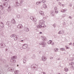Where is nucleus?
Masks as SVG:
<instances>
[{"mask_svg":"<svg viewBox=\"0 0 74 74\" xmlns=\"http://www.w3.org/2000/svg\"><path fill=\"white\" fill-rule=\"evenodd\" d=\"M55 12L56 14H58V10L55 11Z\"/></svg>","mask_w":74,"mask_h":74,"instance_id":"nucleus-43","label":"nucleus"},{"mask_svg":"<svg viewBox=\"0 0 74 74\" xmlns=\"http://www.w3.org/2000/svg\"><path fill=\"white\" fill-rule=\"evenodd\" d=\"M66 49H68L69 48V47H67V46H66Z\"/></svg>","mask_w":74,"mask_h":74,"instance_id":"nucleus-50","label":"nucleus"},{"mask_svg":"<svg viewBox=\"0 0 74 74\" xmlns=\"http://www.w3.org/2000/svg\"><path fill=\"white\" fill-rule=\"evenodd\" d=\"M43 7L44 8H47V5H46V4H43Z\"/></svg>","mask_w":74,"mask_h":74,"instance_id":"nucleus-25","label":"nucleus"},{"mask_svg":"<svg viewBox=\"0 0 74 74\" xmlns=\"http://www.w3.org/2000/svg\"><path fill=\"white\" fill-rule=\"evenodd\" d=\"M7 50H8L7 49H6V51H7Z\"/></svg>","mask_w":74,"mask_h":74,"instance_id":"nucleus-59","label":"nucleus"},{"mask_svg":"<svg viewBox=\"0 0 74 74\" xmlns=\"http://www.w3.org/2000/svg\"><path fill=\"white\" fill-rule=\"evenodd\" d=\"M53 26L54 27V28L56 27V24H54L53 25Z\"/></svg>","mask_w":74,"mask_h":74,"instance_id":"nucleus-38","label":"nucleus"},{"mask_svg":"<svg viewBox=\"0 0 74 74\" xmlns=\"http://www.w3.org/2000/svg\"><path fill=\"white\" fill-rule=\"evenodd\" d=\"M60 58H58L57 59V60H60Z\"/></svg>","mask_w":74,"mask_h":74,"instance_id":"nucleus-52","label":"nucleus"},{"mask_svg":"<svg viewBox=\"0 0 74 74\" xmlns=\"http://www.w3.org/2000/svg\"><path fill=\"white\" fill-rule=\"evenodd\" d=\"M8 71H11L12 72L13 71H14V68L12 67L9 68L8 69Z\"/></svg>","mask_w":74,"mask_h":74,"instance_id":"nucleus-6","label":"nucleus"},{"mask_svg":"<svg viewBox=\"0 0 74 74\" xmlns=\"http://www.w3.org/2000/svg\"><path fill=\"white\" fill-rule=\"evenodd\" d=\"M73 55H74V54H73Z\"/></svg>","mask_w":74,"mask_h":74,"instance_id":"nucleus-64","label":"nucleus"},{"mask_svg":"<svg viewBox=\"0 0 74 74\" xmlns=\"http://www.w3.org/2000/svg\"><path fill=\"white\" fill-rule=\"evenodd\" d=\"M51 15H54V14H55V12H52L51 13Z\"/></svg>","mask_w":74,"mask_h":74,"instance_id":"nucleus-37","label":"nucleus"},{"mask_svg":"<svg viewBox=\"0 0 74 74\" xmlns=\"http://www.w3.org/2000/svg\"><path fill=\"white\" fill-rule=\"evenodd\" d=\"M54 9H55V11H57V7H55L54 8Z\"/></svg>","mask_w":74,"mask_h":74,"instance_id":"nucleus-42","label":"nucleus"},{"mask_svg":"<svg viewBox=\"0 0 74 74\" xmlns=\"http://www.w3.org/2000/svg\"><path fill=\"white\" fill-rule=\"evenodd\" d=\"M41 38L43 41H47V38L45 37L42 36Z\"/></svg>","mask_w":74,"mask_h":74,"instance_id":"nucleus-11","label":"nucleus"},{"mask_svg":"<svg viewBox=\"0 0 74 74\" xmlns=\"http://www.w3.org/2000/svg\"><path fill=\"white\" fill-rule=\"evenodd\" d=\"M64 71H65V72H67V71H68V69L66 68H65L64 69Z\"/></svg>","mask_w":74,"mask_h":74,"instance_id":"nucleus-31","label":"nucleus"},{"mask_svg":"<svg viewBox=\"0 0 74 74\" xmlns=\"http://www.w3.org/2000/svg\"><path fill=\"white\" fill-rule=\"evenodd\" d=\"M11 7L9 6L8 8V11H11Z\"/></svg>","mask_w":74,"mask_h":74,"instance_id":"nucleus-29","label":"nucleus"},{"mask_svg":"<svg viewBox=\"0 0 74 74\" xmlns=\"http://www.w3.org/2000/svg\"><path fill=\"white\" fill-rule=\"evenodd\" d=\"M34 65H33H33H32L31 66V67L32 68V69H33H33H34Z\"/></svg>","mask_w":74,"mask_h":74,"instance_id":"nucleus-41","label":"nucleus"},{"mask_svg":"<svg viewBox=\"0 0 74 74\" xmlns=\"http://www.w3.org/2000/svg\"><path fill=\"white\" fill-rule=\"evenodd\" d=\"M4 1H7V2H8L9 1V0H3Z\"/></svg>","mask_w":74,"mask_h":74,"instance_id":"nucleus-44","label":"nucleus"},{"mask_svg":"<svg viewBox=\"0 0 74 74\" xmlns=\"http://www.w3.org/2000/svg\"><path fill=\"white\" fill-rule=\"evenodd\" d=\"M8 2L4 3L3 4V6H4V7H7L8 6Z\"/></svg>","mask_w":74,"mask_h":74,"instance_id":"nucleus-10","label":"nucleus"},{"mask_svg":"<svg viewBox=\"0 0 74 74\" xmlns=\"http://www.w3.org/2000/svg\"><path fill=\"white\" fill-rule=\"evenodd\" d=\"M24 32H27L29 31V29L27 27H25L24 28Z\"/></svg>","mask_w":74,"mask_h":74,"instance_id":"nucleus-13","label":"nucleus"},{"mask_svg":"<svg viewBox=\"0 0 74 74\" xmlns=\"http://www.w3.org/2000/svg\"><path fill=\"white\" fill-rule=\"evenodd\" d=\"M40 34H42V33L41 32H39Z\"/></svg>","mask_w":74,"mask_h":74,"instance_id":"nucleus-55","label":"nucleus"},{"mask_svg":"<svg viewBox=\"0 0 74 74\" xmlns=\"http://www.w3.org/2000/svg\"><path fill=\"white\" fill-rule=\"evenodd\" d=\"M42 74H46L45 72H42L41 73Z\"/></svg>","mask_w":74,"mask_h":74,"instance_id":"nucleus-47","label":"nucleus"},{"mask_svg":"<svg viewBox=\"0 0 74 74\" xmlns=\"http://www.w3.org/2000/svg\"><path fill=\"white\" fill-rule=\"evenodd\" d=\"M0 26L1 27H4V24L2 22H0Z\"/></svg>","mask_w":74,"mask_h":74,"instance_id":"nucleus-18","label":"nucleus"},{"mask_svg":"<svg viewBox=\"0 0 74 74\" xmlns=\"http://www.w3.org/2000/svg\"><path fill=\"white\" fill-rule=\"evenodd\" d=\"M17 17L18 19H20L21 18L22 16L20 15L19 14H17Z\"/></svg>","mask_w":74,"mask_h":74,"instance_id":"nucleus-20","label":"nucleus"},{"mask_svg":"<svg viewBox=\"0 0 74 74\" xmlns=\"http://www.w3.org/2000/svg\"><path fill=\"white\" fill-rule=\"evenodd\" d=\"M57 1H59V0H56Z\"/></svg>","mask_w":74,"mask_h":74,"instance_id":"nucleus-61","label":"nucleus"},{"mask_svg":"<svg viewBox=\"0 0 74 74\" xmlns=\"http://www.w3.org/2000/svg\"><path fill=\"white\" fill-rule=\"evenodd\" d=\"M39 45H42V47H45L46 46V45H47L46 43L44 42H40L39 43Z\"/></svg>","mask_w":74,"mask_h":74,"instance_id":"nucleus-3","label":"nucleus"},{"mask_svg":"<svg viewBox=\"0 0 74 74\" xmlns=\"http://www.w3.org/2000/svg\"><path fill=\"white\" fill-rule=\"evenodd\" d=\"M73 46H74V43H73Z\"/></svg>","mask_w":74,"mask_h":74,"instance_id":"nucleus-60","label":"nucleus"},{"mask_svg":"<svg viewBox=\"0 0 74 74\" xmlns=\"http://www.w3.org/2000/svg\"><path fill=\"white\" fill-rule=\"evenodd\" d=\"M17 67H18V66L19 65H17Z\"/></svg>","mask_w":74,"mask_h":74,"instance_id":"nucleus-63","label":"nucleus"},{"mask_svg":"<svg viewBox=\"0 0 74 74\" xmlns=\"http://www.w3.org/2000/svg\"><path fill=\"white\" fill-rule=\"evenodd\" d=\"M27 58H25L23 60H26V59H27Z\"/></svg>","mask_w":74,"mask_h":74,"instance_id":"nucleus-46","label":"nucleus"},{"mask_svg":"<svg viewBox=\"0 0 74 74\" xmlns=\"http://www.w3.org/2000/svg\"><path fill=\"white\" fill-rule=\"evenodd\" d=\"M62 7H64V4H62Z\"/></svg>","mask_w":74,"mask_h":74,"instance_id":"nucleus-54","label":"nucleus"},{"mask_svg":"<svg viewBox=\"0 0 74 74\" xmlns=\"http://www.w3.org/2000/svg\"><path fill=\"white\" fill-rule=\"evenodd\" d=\"M23 2V0H18L16 2L15 5L16 7H18L19 5H22V3Z\"/></svg>","mask_w":74,"mask_h":74,"instance_id":"nucleus-1","label":"nucleus"},{"mask_svg":"<svg viewBox=\"0 0 74 74\" xmlns=\"http://www.w3.org/2000/svg\"><path fill=\"white\" fill-rule=\"evenodd\" d=\"M69 18L70 19H72V17H71V16H69Z\"/></svg>","mask_w":74,"mask_h":74,"instance_id":"nucleus-45","label":"nucleus"},{"mask_svg":"<svg viewBox=\"0 0 74 74\" xmlns=\"http://www.w3.org/2000/svg\"><path fill=\"white\" fill-rule=\"evenodd\" d=\"M41 53V51H40L39 52V53Z\"/></svg>","mask_w":74,"mask_h":74,"instance_id":"nucleus-58","label":"nucleus"},{"mask_svg":"<svg viewBox=\"0 0 74 74\" xmlns=\"http://www.w3.org/2000/svg\"><path fill=\"white\" fill-rule=\"evenodd\" d=\"M12 23H13V24H15V23H16V21H15V19L14 18H12Z\"/></svg>","mask_w":74,"mask_h":74,"instance_id":"nucleus-19","label":"nucleus"},{"mask_svg":"<svg viewBox=\"0 0 74 74\" xmlns=\"http://www.w3.org/2000/svg\"><path fill=\"white\" fill-rule=\"evenodd\" d=\"M74 62H72L70 64V65H71V66H72V65L73 66L74 65Z\"/></svg>","mask_w":74,"mask_h":74,"instance_id":"nucleus-35","label":"nucleus"},{"mask_svg":"<svg viewBox=\"0 0 74 74\" xmlns=\"http://www.w3.org/2000/svg\"><path fill=\"white\" fill-rule=\"evenodd\" d=\"M3 47L2 48H4V47H6V45L4 43H2L0 44V47Z\"/></svg>","mask_w":74,"mask_h":74,"instance_id":"nucleus-12","label":"nucleus"},{"mask_svg":"<svg viewBox=\"0 0 74 74\" xmlns=\"http://www.w3.org/2000/svg\"><path fill=\"white\" fill-rule=\"evenodd\" d=\"M69 6H70V7H71V5H69Z\"/></svg>","mask_w":74,"mask_h":74,"instance_id":"nucleus-57","label":"nucleus"},{"mask_svg":"<svg viewBox=\"0 0 74 74\" xmlns=\"http://www.w3.org/2000/svg\"><path fill=\"white\" fill-rule=\"evenodd\" d=\"M51 45H54V42H53L51 44Z\"/></svg>","mask_w":74,"mask_h":74,"instance_id":"nucleus-49","label":"nucleus"},{"mask_svg":"<svg viewBox=\"0 0 74 74\" xmlns=\"http://www.w3.org/2000/svg\"><path fill=\"white\" fill-rule=\"evenodd\" d=\"M23 62L24 64H25V63H26V60H23Z\"/></svg>","mask_w":74,"mask_h":74,"instance_id":"nucleus-39","label":"nucleus"},{"mask_svg":"<svg viewBox=\"0 0 74 74\" xmlns=\"http://www.w3.org/2000/svg\"><path fill=\"white\" fill-rule=\"evenodd\" d=\"M47 57H45V56H43L42 58V59L43 61H45L47 60Z\"/></svg>","mask_w":74,"mask_h":74,"instance_id":"nucleus-17","label":"nucleus"},{"mask_svg":"<svg viewBox=\"0 0 74 74\" xmlns=\"http://www.w3.org/2000/svg\"><path fill=\"white\" fill-rule=\"evenodd\" d=\"M28 47V45L27 44H24L23 45L22 48L23 49H26Z\"/></svg>","mask_w":74,"mask_h":74,"instance_id":"nucleus-7","label":"nucleus"},{"mask_svg":"<svg viewBox=\"0 0 74 74\" xmlns=\"http://www.w3.org/2000/svg\"><path fill=\"white\" fill-rule=\"evenodd\" d=\"M71 44H72V42H70V43H69V45H71Z\"/></svg>","mask_w":74,"mask_h":74,"instance_id":"nucleus-53","label":"nucleus"},{"mask_svg":"<svg viewBox=\"0 0 74 74\" xmlns=\"http://www.w3.org/2000/svg\"><path fill=\"white\" fill-rule=\"evenodd\" d=\"M19 72V71L16 70L14 71V73L15 74H18Z\"/></svg>","mask_w":74,"mask_h":74,"instance_id":"nucleus-28","label":"nucleus"},{"mask_svg":"<svg viewBox=\"0 0 74 74\" xmlns=\"http://www.w3.org/2000/svg\"><path fill=\"white\" fill-rule=\"evenodd\" d=\"M14 35H12L11 36V37H14Z\"/></svg>","mask_w":74,"mask_h":74,"instance_id":"nucleus-48","label":"nucleus"},{"mask_svg":"<svg viewBox=\"0 0 74 74\" xmlns=\"http://www.w3.org/2000/svg\"><path fill=\"white\" fill-rule=\"evenodd\" d=\"M60 50H61V51H64L65 50V49L64 48H60Z\"/></svg>","mask_w":74,"mask_h":74,"instance_id":"nucleus-36","label":"nucleus"},{"mask_svg":"<svg viewBox=\"0 0 74 74\" xmlns=\"http://www.w3.org/2000/svg\"><path fill=\"white\" fill-rule=\"evenodd\" d=\"M0 8L3 10L4 8H3V6L1 5H0Z\"/></svg>","mask_w":74,"mask_h":74,"instance_id":"nucleus-32","label":"nucleus"},{"mask_svg":"<svg viewBox=\"0 0 74 74\" xmlns=\"http://www.w3.org/2000/svg\"><path fill=\"white\" fill-rule=\"evenodd\" d=\"M39 13L41 15H42V16H44V12H42V11L39 12Z\"/></svg>","mask_w":74,"mask_h":74,"instance_id":"nucleus-21","label":"nucleus"},{"mask_svg":"<svg viewBox=\"0 0 74 74\" xmlns=\"http://www.w3.org/2000/svg\"><path fill=\"white\" fill-rule=\"evenodd\" d=\"M44 23H45V21L42 20L39 21V24L43 26H45V24H44Z\"/></svg>","mask_w":74,"mask_h":74,"instance_id":"nucleus-4","label":"nucleus"},{"mask_svg":"<svg viewBox=\"0 0 74 74\" xmlns=\"http://www.w3.org/2000/svg\"><path fill=\"white\" fill-rule=\"evenodd\" d=\"M67 11L66 9L61 10V12H64V13H65V11Z\"/></svg>","mask_w":74,"mask_h":74,"instance_id":"nucleus-24","label":"nucleus"},{"mask_svg":"<svg viewBox=\"0 0 74 74\" xmlns=\"http://www.w3.org/2000/svg\"><path fill=\"white\" fill-rule=\"evenodd\" d=\"M33 65H35L34 66V69L36 70V69H37V66L36 64H33Z\"/></svg>","mask_w":74,"mask_h":74,"instance_id":"nucleus-26","label":"nucleus"},{"mask_svg":"<svg viewBox=\"0 0 74 74\" xmlns=\"http://www.w3.org/2000/svg\"><path fill=\"white\" fill-rule=\"evenodd\" d=\"M36 56H35V55L33 54L32 56V58H33L34 59H36Z\"/></svg>","mask_w":74,"mask_h":74,"instance_id":"nucleus-30","label":"nucleus"},{"mask_svg":"<svg viewBox=\"0 0 74 74\" xmlns=\"http://www.w3.org/2000/svg\"><path fill=\"white\" fill-rule=\"evenodd\" d=\"M54 50L55 52H57V51H58V48H55L54 49Z\"/></svg>","mask_w":74,"mask_h":74,"instance_id":"nucleus-34","label":"nucleus"},{"mask_svg":"<svg viewBox=\"0 0 74 74\" xmlns=\"http://www.w3.org/2000/svg\"><path fill=\"white\" fill-rule=\"evenodd\" d=\"M21 41H23V40H21Z\"/></svg>","mask_w":74,"mask_h":74,"instance_id":"nucleus-62","label":"nucleus"},{"mask_svg":"<svg viewBox=\"0 0 74 74\" xmlns=\"http://www.w3.org/2000/svg\"><path fill=\"white\" fill-rule=\"evenodd\" d=\"M17 59L16 56H13L12 58V59H11L10 62L12 63H15L16 62V60L15 59Z\"/></svg>","mask_w":74,"mask_h":74,"instance_id":"nucleus-2","label":"nucleus"},{"mask_svg":"<svg viewBox=\"0 0 74 74\" xmlns=\"http://www.w3.org/2000/svg\"><path fill=\"white\" fill-rule=\"evenodd\" d=\"M53 58V57H51L50 58V59H52Z\"/></svg>","mask_w":74,"mask_h":74,"instance_id":"nucleus-51","label":"nucleus"},{"mask_svg":"<svg viewBox=\"0 0 74 74\" xmlns=\"http://www.w3.org/2000/svg\"><path fill=\"white\" fill-rule=\"evenodd\" d=\"M4 13V11H3L2 10H1V11L0 12V14H1V15L3 14Z\"/></svg>","mask_w":74,"mask_h":74,"instance_id":"nucleus-22","label":"nucleus"},{"mask_svg":"<svg viewBox=\"0 0 74 74\" xmlns=\"http://www.w3.org/2000/svg\"><path fill=\"white\" fill-rule=\"evenodd\" d=\"M30 18L32 21H33V22H36L37 21V19L36 18H34V17L33 16H31L30 17Z\"/></svg>","mask_w":74,"mask_h":74,"instance_id":"nucleus-5","label":"nucleus"},{"mask_svg":"<svg viewBox=\"0 0 74 74\" xmlns=\"http://www.w3.org/2000/svg\"><path fill=\"white\" fill-rule=\"evenodd\" d=\"M64 33V31L63 30H62L60 31L59 32L58 34H63V33Z\"/></svg>","mask_w":74,"mask_h":74,"instance_id":"nucleus-16","label":"nucleus"},{"mask_svg":"<svg viewBox=\"0 0 74 74\" xmlns=\"http://www.w3.org/2000/svg\"><path fill=\"white\" fill-rule=\"evenodd\" d=\"M45 27V26H42L40 24L38 25L37 26V28H41L42 27Z\"/></svg>","mask_w":74,"mask_h":74,"instance_id":"nucleus-15","label":"nucleus"},{"mask_svg":"<svg viewBox=\"0 0 74 74\" xmlns=\"http://www.w3.org/2000/svg\"><path fill=\"white\" fill-rule=\"evenodd\" d=\"M41 3H42V1H38L36 2V4H37V5H38L39 4H40Z\"/></svg>","mask_w":74,"mask_h":74,"instance_id":"nucleus-23","label":"nucleus"},{"mask_svg":"<svg viewBox=\"0 0 74 74\" xmlns=\"http://www.w3.org/2000/svg\"><path fill=\"white\" fill-rule=\"evenodd\" d=\"M6 24L8 26H11L12 25L11 22L10 21H8L6 23Z\"/></svg>","mask_w":74,"mask_h":74,"instance_id":"nucleus-8","label":"nucleus"},{"mask_svg":"<svg viewBox=\"0 0 74 74\" xmlns=\"http://www.w3.org/2000/svg\"><path fill=\"white\" fill-rule=\"evenodd\" d=\"M19 36L18 35H15L14 36V40L15 41H16L18 39V38Z\"/></svg>","mask_w":74,"mask_h":74,"instance_id":"nucleus-9","label":"nucleus"},{"mask_svg":"<svg viewBox=\"0 0 74 74\" xmlns=\"http://www.w3.org/2000/svg\"><path fill=\"white\" fill-rule=\"evenodd\" d=\"M18 29H22V24H19L17 26Z\"/></svg>","mask_w":74,"mask_h":74,"instance_id":"nucleus-14","label":"nucleus"},{"mask_svg":"<svg viewBox=\"0 0 74 74\" xmlns=\"http://www.w3.org/2000/svg\"><path fill=\"white\" fill-rule=\"evenodd\" d=\"M65 41H67V39H65Z\"/></svg>","mask_w":74,"mask_h":74,"instance_id":"nucleus-56","label":"nucleus"},{"mask_svg":"<svg viewBox=\"0 0 74 74\" xmlns=\"http://www.w3.org/2000/svg\"><path fill=\"white\" fill-rule=\"evenodd\" d=\"M42 0V2L43 3H45L46 2V1L45 0Z\"/></svg>","mask_w":74,"mask_h":74,"instance_id":"nucleus-40","label":"nucleus"},{"mask_svg":"<svg viewBox=\"0 0 74 74\" xmlns=\"http://www.w3.org/2000/svg\"><path fill=\"white\" fill-rule=\"evenodd\" d=\"M52 42V41L51 40H49V41L47 42V44H51V43Z\"/></svg>","mask_w":74,"mask_h":74,"instance_id":"nucleus-27","label":"nucleus"},{"mask_svg":"<svg viewBox=\"0 0 74 74\" xmlns=\"http://www.w3.org/2000/svg\"><path fill=\"white\" fill-rule=\"evenodd\" d=\"M70 68L72 69L73 70H74V66H71L70 67Z\"/></svg>","mask_w":74,"mask_h":74,"instance_id":"nucleus-33","label":"nucleus"}]
</instances>
